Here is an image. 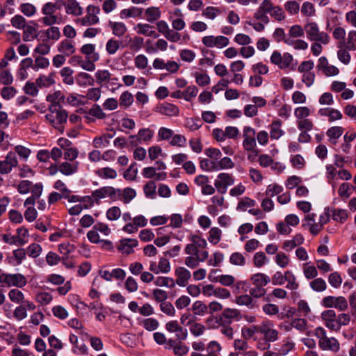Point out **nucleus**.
<instances>
[{"label": "nucleus", "instance_id": "obj_1", "mask_svg": "<svg viewBox=\"0 0 356 356\" xmlns=\"http://www.w3.org/2000/svg\"><path fill=\"white\" fill-rule=\"evenodd\" d=\"M269 13L275 20L281 22L285 19V14L283 9L279 6H275L271 0H264L257 11L254 13V18L263 22L265 24L269 22L267 16Z\"/></svg>", "mask_w": 356, "mask_h": 356}, {"label": "nucleus", "instance_id": "obj_2", "mask_svg": "<svg viewBox=\"0 0 356 356\" xmlns=\"http://www.w3.org/2000/svg\"><path fill=\"white\" fill-rule=\"evenodd\" d=\"M121 189L107 186L101 187L92 192L91 195L85 196L84 199H90L91 204H99L102 199L108 197L113 202L120 200Z\"/></svg>", "mask_w": 356, "mask_h": 356}, {"label": "nucleus", "instance_id": "obj_3", "mask_svg": "<svg viewBox=\"0 0 356 356\" xmlns=\"http://www.w3.org/2000/svg\"><path fill=\"white\" fill-rule=\"evenodd\" d=\"M67 111L63 109L60 104H50L49 113L45 115V118L49 124L60 130L62 129L63 124L67 122Z\"/></svg>", "mask_w": 356, "mask_h": 356}, {"label": "nucleus", "instance_id": "obj_4", "mask_svg": "<svg viewBox=\"0 0 356 356\" xmlns=\"http://www.w3.org/2000/svg\"><path fill=\"white\" fill-rule=\"evenodd\" d=\"M26 277L20 273L8 274L5 273L0 269V284H3L7 286H17L22 288L26 284Z\"/></svg>", "mask_w": 356, "mask_h": 356}, {"label": "nucleus", "instance_id": "obj_5", "mask_svg": "<svg viewBox=\"0 0 356 356\" xmlns=\"http://www.w3.org/2000/svg\"><path fill=\"white\" fill-rule=\"evenodd\" d=\"M305 29L310 40L321 42L324 44L329 43V35L325 32L320 31L316 23L311 22L307 24Z\"/></svg>", "mask_w": 356, "mask_h": 356}, {"label": "nucleus", "instance_id": "obj_6", "mask_svg": "<svg viewBox=\"0 0 356 356\" xmlns=\"http://www.w3.org/2000/svg\"><path fill=\"white\" fill-rule=\"evenodd\" d=\"M100 13V8L98 6L90 5L87 7L86 15L76 20V24L83 26H90L97 24L99 22L98 15Z\"/></svg>", "mask_w": 356, "mask_h": 356}, {"label": "nucleus", "instance_id": "obj_7", "mask_svg": "<svg viewBox=\"0 0 356 356\" xmlns=\"http://www.w3.org/2000/svg\"><path fill=\"white\" fill-rule=\"evenodd\" d=\"M238 315L239 312L237 309L227 308L221 314L208 318L207 322L215 321L218 325H230Z\"/></svg>", "mask_w": 356, "mask_h": 356}, {"label": "nucleus", "instance_id": "obj_8", "mask_svg": "<svg viewBox=\"0 0 356 356\" xmlns=\"http://www.w3.org/2000/svg\"><path fill=\"white\" fill-rule=\"evenodd\" d=\"M234 184V178L232 175L221 172L218 174L214 181V186L220 194L226 193L227 188Z\"/></svg>", "mask_w": 356, "mask_h": 356}, {"label": "nucleus", "instance_id": "obj_9", "mask_svg": "<svg viewBox=\"0 0 356 356\" xmlns=\"http://www.w3.org/2000/svg\"><path fill=\"white\" fill-rule=\"evenodd\" d=\"M322 304L325 307H334L339 311L346 310L348 306L346 299L343 296H326L323 299Z\"/></svg>", "mask_w": 356, "mask_h": 356}, {"label": "nucleus", "instance_id": "obj_10", "mask_svg": "<svg viewBox=\"0 0 356 356\" xmlns=\"http://www.w3.org/2000/svg\"><path fill=\"white\" fill-rule=\"evenodd\" d=\"M80 51L85 56V60L90 63V65L93 67V70H95V63L99 60V54L96 51L95 44L90 43L85 44L81 47Z\"/></svg>", "mask_w": 356, "mask_h": 356}, {"label": "nucleus", "instance_id": "obj_11", "mask_svg": "<svg viewBox=\"0 0 356 356\" xmlns=\"http://www.w3.org/2000/svg\"><path fill=\"white\" fill-rule=\"evenodd\" d=\"M293 60V56L289 53L281 54L278 51H274L270 56V61L277 65L280 69H285L290 66Z\"/></svg>", "mask_w": 356, "mask_h": 356}, {"label": "nucleus", "instance_id": "obj_12", "mask_svg": "<svg viewBox=\"0 0 356 356\" xmlns=\"http://www.w3.org/2000/svg\"><path fill=\"white\" fill-rule=\"evenodd\" d=\"M202 42L207 47H217L219 49L223 48L229 44V39L223 35H207L202 39Z\"/></svg>", "mask_w": 356, "mask_h": 356}, {"label": "nucleus", "instance_id": "obj_13", "mask_svg": "<svg viewBox=\"0 0 356 356\" xmlns=\"http://www.w3.org/2000/svg\"><path fill=\"white\" fill-rule=\"evenodd\" d=\"M255 130L249 126H245L243 127V147L245 150L250 151L253 150L254 148L257 147L256 140H255Z\"/></svg>", "mask_w": 356, "mask_h": 356}, {"label": "nucleus", "instance_id": "obj_14", "mask_svg": "<svg viewBox=\"0 0 356 356\" xmlns=\"http://www.w3.org/2000/svg\"><path fill=\"white\" fill-rule=\"evenodd\" d=\"M261 334L270 344L271 342L276 341L279 338V332L273 328V324L269 321L261 323Z\"/></svg>", "mask_w": 356, "mask_h": 356}, {"label": "nucleus", "instance_id": "obj_15", "mask_svg": "<svg viewBox=\"0 0 356 356\" xmlns=\"http://www.w3.org/2000/svg\"><path fill=\"white\" fill-rule=\"evenodd\" d=\"M0 163L1 175L9 174L13 168L17 167L18 165L17 158L15 153L13 152H9L6 154L4 160H0Z\"/></svg>", "mask_w": 356, "mask_h": 356}, {"label": "nucleus", "instance_id": "obj_16", "mask_svg": "<svg viewBox=\"0 0 356 356\" xmlns=\"http://www.w3.org/2000/svg\"><path fill=\"white\" fill-rule=\"evenodd\" d=\"M165 329L170 333H175L177 341H182L187 339L188 331L181 327L177 321H170L165 324Z\"/></svg>", "mask_w": 356, "mask_h": 356}, {"label": "nucleus", "instance_id": "obj_17", "mask_svg": "<svg viewBox=\"0 0 356 356\" xmlns=\"http://www.w3.org/2000/svg\"><path fill=\"white\" fill-rule=\"evenodd\" d=\"M175 276L177 280L175 284H177L179 286H186L188 281L191 277V272L184 267H177L175 270Z\"/></svg>", "mask_w": 356, "mask_h": 356}, {"label": "nucleus", "instance_id": "obj_18", "mask_svg": "<svg viewBox=\"0 0 356 356\" xmlns=\"http://www.w3.org/2000/svg\"><path fill=\"white\" fill-rule=\"evenodd\" d=\"M59 172L65 176H70L76 173L79 170V162L64 161L59 165Z\"/></svg>", "mask_w": 356, "mask_h": 356}, {"label": "nucleus", "instance_id": "obj_19", "mask_svg": "<svg viewBox=\"0 0 356 356\" xmlns=\"http://www.w3.org/2000/svg\"><path fill=\"white\" fill-rule=\"evenodd\" d=\"M319 347L323 350H331L333 352L339 351L340 344L339 341L334 337H326L322 341H318Z\"/></svg>", "mask_w": 356, "mask_h": 356}, {"label": "nucleus", "instance_id": "obj_20", "mask_svg": "<svg viewBox=\"0 0 356 356\" xmlns=\"http://www.w3.org/2000/svg\"><path fill=\"white\" fill-rule=\"evenodd\" d=\"M157 111L169 117L177 116L179 113V108L176 105L167 102L159 105L157 107Z\"/></svg>", "mask_w": 356, "mask_h": 356}, {"label": "nucleus", "instance_id": "obj_21", "mask_svg": "<svg viewBox=\"0 0 356 356\" xmlns=\"http://www.w3.org/2000/svg\"><path fill=\"white\" fill-rule=\"evenodd\" d=\"M138 242L136 239L124 238L121 240L118 245V250L122 254H129L134 252V248L136 247Z\"/></svg>", "mask_w": 356, "mask_h": 356}, {"label": "nucleus", "instance_id": "obj_22", "mask_svg": "<svg viewBox=\"0 0 356 356\" xmlns=\"http://www.w3.org/2000/svg\"><path fill=\"white\" fill-rule=\"evenodd\" d=\"M58 51L66 56L72 55L76 51L74 42L68 39L63 40L58 45Z\"/></svg>", "mask_w": 356, "mask_h": 356}, {"label": "nucleus", "instance_id": "obj_23", "mask_svg": "<svg viewBox=\"0 0 356 356\" xmlns=\"http://www.w3.org/2000/svg\"><path fill=\"white\" fill-rule=\"evenodd\" d=\"M261 323L260 325H252L249 327H243L241 330V334L244 339L248 340L252 338L257 340L255 334H261Z\"/></svg>", "mask_w": 356, "mask_h": 356}, {"label": "nucleus", "instance_id": "obj_24", "mask_svg": "<svg viewBox=\"0 0 356 356\" xmlns=\"http://www.w3.org/2000/svg\"><path fill=\"white\" fill-rule=\"evenodd\" d=\"M356 31H350L348 33V39L345 40L339 41L337 43V47H345L349 51L356 50Z\"/></svg>", "mask_w": 356, "mask_h": 356}, {"label": "nucleus", "instance_id": "obj_25", "mask_svg": "<svg viewBox=\"0 0 356 356\" xmlns=\"http://www.w3.org/2000/svg\"><path fill=\"white\" fill-rule=\"evenodd\" d=\"M65 12L74 16H79L82 14V8L76 0H67L64 3Z\"/></svg>", "mask_w": 356, "mask_h": 356}, {"label": "nucleus", "instance_id": "obj_26", "mask_svg": "<svg viewBox=\"0 0 356 356\" xmlns=\"http://www.w3.org/2000/svg\"><path fill=\"white\" fill-rule=\"evenodd\" d=\"M69 63L74 67L80 66L82 69L88 72L94 71L93 67L90 65V63L83 59L82 56L79 55L72 56L69 60Z\"/></svg>", "mask_w": 356, "mask_h": 356}, {"label": "nucleus", "instance_id": "obj_27", "mask_svg": "<svg viewBox=\"0 0 356 356\" xmlns=\"http://www.w3.org/2000/svg\"><path fill=\"white\" fill-rule=\"evenodd\" d=\"M343 130V128L339 126L329 128L326 131V135L329 138L330 143L336 145L337 140L342 136Z\"/></svg>", "mask_w": 356, "mask_h": 356}, {"label": "nucleus", "instance_id": "obj_28", "mask_svg": "<svg viewBox=\"0 0 356 356\" xmlns=\"http://www.w3.org/2000/svg\"><path fill=\"white\" fill-rule=\"evenodd\" d=\"M76 83L81 87L94 85V78L86 72H79L75 79Z\"/></svg>", "mask_w": 356, "mask_h": 356}, {"label": "nucleus", "instance_id": "obj_29", "mask_svg": "<svg viewBox=\"0 0 356 356\" xmlns=\"http://www.w3.org/2000/svg\"><path fill=\"white\" fill-rule=\"evenodd\" d=\"M282 124V121L278 120L273 121L270 124V136L271 139H279L284 134V131L281 129Z\"/></svg>", "mask_w": 356, "mask_h": 356}, {"label": "nucleus", "instance_id": "obj_30", "mask_svg": "<svg viewBox=\"0 0 356 356\" xmlns=\"http://www.w3.org/2000/svg\"><path fill=\"white\" fill-rule=\"evenodd\" d=\"M250 279L254 286L260 287H264L270 282L269 276L261 273L252 275Z\"/></svg>", "mask_w": 356, "mask_h": 356}, {"label": "nucleus", "instance_id": "obj_31", "mask_svg": "<svg viewBox=\"0 0 356 356\" xmlns=\"http://www.w3.org/2000/svg\"><path fill=\"white\" fill-rule=\"evenodd\" d=\"M95 175L104 179H114L117 177V172L110 167H104L95 170Z\"/></svg>", "mask_w": 356, "mask_h": 356}, {"label": "nucleus", "instance_id": "obj_32", "mask_svg": "<svg viewBox=\"0 0 356 356\" xmlns=\"http://www.w3.org/2000/svg\"><path fill=\"white\" fill-rule=\"evenodd\" d=\"M136 28L138 29L137 33L138 34H142L146 36L153 37L156 38L159 37V35L156 34L154 26H151L149 24H138Z\"/></svg>", "mask_w": 356, "mask_h": 356}, {"label": "nucleus", "instance_id": "obj_33", "mask_svg": "<svg viewBox=\"0 0 356 356\" xmlns=\"http://www.w3.org/2000/svg\"><path fill=\"white\" fill-rule=\"evenodd\" d=\"M331 209L332 218L333 220L340 223H344L346 222L348 216L346 210L334 208H331Z\"/></svg>", "mask_w": 356, "mask_h": 356}, {"label": "nucleus", "instance_id": "obj_34", "mask_svg": "<svg viewBox=\"0 0 356 356\" xmlns=\"http://www.w3.org/2000/svg\"><path fill=\"white\" fill-rule=\"evenodd\" d=\"M35 81L39 88L49 87L55 83L54 74L50 73L48 76L40 75Z\"/></svg>", "mask_w": 356, "mask_h": 356}, {"label": "nucleus", "instance_id": "obj_35", "mask_svg": "<svg viewBox=\"0 0 356 356\" xmlns=\"http://www.w3.org/2000/svg\"><path fill=\"white\" fill-rule=\"evenodd\" d=\"M136 196V191L130 187H127L121 190L120 200L124 204L129 203Z\"/></svg>", "mask_w": 356, "mask_h": 356}, {"label": "nucleus", "instance_id": "obj_36", "mask_svg": "<svg viewBox=\"0 0 356 356\" xmlns=\"http://www.w3.org/2000/svg\"><path fill=\"white\" fill-rule=\"evenodd\" d=\"M236 302L238 305H245L249 309H254L257 307L255 302L253 300L250 295H241L236 298Z\"/></svg>", "mask_w": 356, "mask_h": 356}, {"label": "nucleus", "instance_id": "obj_37", "mask_svg": "<svg viewBox=\"0 0 356 356\" xmlns=\"http://www.w3.org/2000/svg\"><path fill=\"white\" fill-rule=\"evenodd\" d=\"M143 13V9L137 7H131L128 9H123L120 11L121 18L137 17Z\"/></svg>", "mask_w": 356, "mask_h": 356}, {"label": "nucleus", "instance_id": "obj_38", "mask_svg": "<svg viewBox=\"0 0 356 356\" xmlns=\"http://www.w3.org/2000/svg\"><path fill=\"white\" fill-rule=\"evenodd\" d=\"M126 40L129 44L130 49L134 51L140 50L144 44V39L141 37H134L131 38L127 35L126 36Z\"/></svg>", "mask_w": 356, "mask_h": 356}, {"label": "nucleus", "instance_id": "obj_39", "mask_svg": "<svg viewBox=\"0 0 356 356\" xmlns=\"http://www.w3.org/2000/svg\"><path fill=\"white\" fill-rule=\"evenodd\" d=\"M134 96L129 91L123 92L119 98V104L124 108H129L134 102Z\"/></svg>", "mask_w": 356, "mask_h": 356}, {"label": "nucleus", "instance_id": "obj_40", "mask_svg": "<svg viewBox=\"0 0 356 356\" xmlns=\"http://www.w3.org/2000/svg\"><path fill=\"white\" fill-rule=\"evenodd\" d=\"M111 73L107 70H99L95 73L96 82L98 84H107L109 81Z\"/></svg>", "mask_w": 356, "mask_h": 356}, {"label": "nucleus", "instance_id": "obj_41", "mask_svg": "<svg viewBox=\"0 0 356 356\" xmlns=\"http://www.w3.org/2000/svg\"><path fill=\"white\" fill-rule=\"evenodd\" d=\"M23 30V40L25 42L33 41L38 36L37 29L33 26L26 25Z\"/></svg>", "mask_w": 356, "mask_h": 356}, {"label": "nucleus", "instance_id": "obj_42", "mask_svg": "<svg viewBox=\"0 0 356 356\" xmlns=\"http://www.w3.org/2000/svg\"><path fill=\"white\" fill-rule=\"evenodd\" d=\"M284 278V282L286 281L287 282V284L286 286L287 289L290 290H296L298 288L299 284L296 282V277L291 271H286Z\"/></svg>", "mask_w": 356, "mask_h": 356}, {"label": "nucleus", "instance_id": "obj_43", "mask_svg": "<svg viewBox=\"0 0 356 356\" xmlns=\"http://www.w3.org/2000/svg\"><path fill=\"white\" fill-rule=\"evenodd\" d=\"M200 167L204 171H218L217 161H211L207 159H202L200 162Z\"/></svg>", "mask_w": 356, "mask_h": 356}, {"label": "nucleus", "instance_id": "obj_44", "mask_svg": "<svg viewBox=\"0 0 356 356\" xmlns=\"http://www.w3.org/2000/svg\"><path fill=\"white\" fill-rule=\"evenodd\" d=\"M110 26L112 29L113 34L118 37L122 36L127 31V26L123 22H110Z\"/></svg>", "mask_w": 356, "mask_h": 356}, {"label": "nucleus", "instance_id": "obj_45", "mask_svg": "<svg viewBox=\"0 0 356 356\" xmlns=\"http://www.w3.org/2000/svg\"><path fill=\"white\" fill-rule=\"evenodd\" d=\"M309 286L316 292H323L327 288L325 281L321 278H316L309 282Z\"/></svg>", "mask_w": 356, "mask_h": 356}, {"label": "nucleus", "instance_id": "obj_46", "mask_svg": "<svg viewBox=\"0 0 356 356\" xmlns=\"http://www.w3.org/2000/svg\"><path fill=\"white\" fill-rule=\"evenodd\" d=\"M154 283L157 286H166L170 289L175 286V280L169 277H157Z\"/></svg>", "mask_w": 356, "mask_h": 356}, {"label": "nucleus", "instance_id": "obj_47", "mask_svg": "<svg viewBox=\"0 0 356 356\" xmlns=\"http://www.w3.org/2000/svg\"><path fill=\"white\" fill-rule=\"evenodd\" d=\"M255 205V200L248 197H245L238 202L236 207V210L240 211H245L248 208L253 207Z\"/></svg>", "mask_w": 356, "mask_h": 356}, {"label": "nucleus", "instance_id": "obj_48", "mask_svg": "<svg viewBox=\"0 0 356 356\" xmlns=\"http://www.w3.org/2000/svg\"><path fill=\"white\" fill-rule=\"evenodd\" d=\"M26 251L29 257L37 258L42 253V248L40 244L33 243L27 247Z\"/></svg>", "mask_w": 356, "mask_h": 356}, {"label": "nucleus", "instance_id": "obj_49", "mask_svg": "<svg viewBox=\"0 0 356 356\" xmlns=\"http://www.w3.org/2000/svg\"><path fill=\"white\" fill-rule=\"evenodd\" d=\"M156 186L154 181H149L147 182L143 187L145 196L148 198L154 199L156 196Z\"/></svg>", "mask_w": 356, "mask_h": 356}, {"label": "nucleus", "instance_id": "obj_50", "mask_svg": "<svg viewBox=\"0 0 356 356\" xmlns=\"http://www.w3.org/2000/svg\"><path fill=\"white\" fill-rule=\"evenodd\" d=\"M8 298L12 302L16 304H22L24 300V295L19 289H13L8 292Z\"/></svg>", "mask_w": 356, "mask_h": 356}, {"label": "nucleus", "instance_id": "obj_51", "mask_svg": "<svg viewBox=\"0 0 356 356\" xmlns=\"http://www.w3.org/2000/svg\"><path fill=\"white\" fill-rule=\"evenodd\" d=\"M209 235L208 241L213 244L216 245L221 239L222 231L218 227H212L209 232Z\"/></svg>", "mask_w": 356, "mask_h": 356}, {"label": "nucleus", "instance_id": "obj_52", "mask_svg": "<svg viewBox=\"0 0 356 356\" xmlns=\"http://www.w3.org/2000/svg\"><path fill=\"white\" fill-rule=\"evenodd\" d=\"M44 34L47 39L53 41H58L61 36L60 29L57 26H50L45 31Z\"/></svg>", "mask_w": 356, "mask_h": 356}, {"label": "nucleus", "instance_id": "obj_53", "mask_svg": "<svg viewBox=\"0 0 356 356\" xmlns=\"http://www.w3.org/2000/svg\"><path fill=\"white\" fill-rule=\"evenodd\" d=\"M137 174L138 168H136V163L134 162L124 171L123 177L126 180L134 181L136 179Z\"/></svg>", "mask_w": 356, "mask_h": 356}, {"label": "nucleus", "instance_id": "obj_54", "mask_svg": "<svg viewBox=\"0 0 356 356\" xmlns=\"http://www.w3.org/2000/svg\"><path fill=\"white\" fill-rule=\"evenodd\" d=\"M122 215L120 207L113 206L109 208L106 213V218L111 221H115L118 220Z\"/></svg>", "mask_w": 356, "mask_h": 356}, {"label": "nucleus", "instance_id": "obj_55", "mask_svg": "<svg viewBox=\"0 0 356 356\" xmlns=\"http://www.w3.org/2000/svg\"><path fill=\"white\" fill-rule=\"evenodd\" d=\"M145 14L147 15L146 19L149 22H154L161 17V11L156 7L148 8L145 11Z\"/></svg>", "mask_w": 356, "mask_h": 356}, {"label": "nucleus", "instance_id": "obj_56", "mask_svg": "<svg viewBox=\"0 0 356 356\" xmlns=\"http://www.w3.org/2000/svg\"><path fill=\"white\" fill-rule=\"evenodd\" d=\"M355 187L351 186L349 183H342L338 190V194L341 198H348L351 195V189H354Z\"/></svg>", "mask_w": 356, "mask_h": 356}, {"label": "nucleus", "instance_id": "obj_57", "mask_svg": "<svg viewBox=\"0 0 356 356\" xmlns=\"http://www.w3.org/2000/svg\"><path fill=\"white\" fill-rule=\"evenodd\" d=\"M304 275L307 280L316 279L318 275V270L314 266H309L305 264L303 266Z\"/></svg>", "mask_w": 356, "mask_h": 356}, {"label": "nucleus", "instance_id": "obj_58", "mask_svg": "<svg viewBox=\"0 0 356 356\" xmlns=\"http://www.w3.org/2000/svg\"><path fill=\"white\" fill-rule=\"evenodd\" d=\"M19 9L26 17H32L36 13L35 6L29 3H24L21 4Z\"/></svg>", "mask_w": 356, "mask_h": 356}, {"label": "nucleus", "instance_id": "obj_59", "mask_svg": "<svg viewBox=\"0 0 356 356\" xmlns=\"http://www.w3.org/2000/svg\"><path fill=\"white\" fill-rule=\"evenodd\" d=\"M268 261L266 254L263 252H258L254 254L253 257L254 265L257 268H261Z\"/></svg>", "mask_w": 356, "mask_h": 356}, {"label": "nucleus", "instance_id": "obj_60", "mask_svg": "<svg viewBox=\"0 0 356 356\" xmlns=\"http://www.w3.org/2000/svg\"><path fill=\"white\" fill-rule=\"evenodd\" d=\"M139 139L142 143H147L150 141L154 136V131L149 128L140 129L138 133Z\"/></svg>", "mask_w": 356, "mask_h": 356}, {"label": "nucleus", "instance_id": "obj_61", "mask_svg": "<svg viewBox=\"0 0 356 356\" xmlns=\"http://www.w3.org/2000/svg\"><path fill=\"white\" fill-rule=\"evenodd\" d=\"M207 349L208 353L204 354V356H218L221 347L218 342L212 341L208 344Z\"/></svg>", "mask_w": 356, "mask_h": 356}, {"label": "nucleus", "instance_id": "obj_62", "mask_svg": "<svg viewBox=\"0 0 356 356\" xmlns=\"http://www.w3.org/2000/svg\"><path fill=\"white\" fill-rule=\"evenodd\" d=\"M119 49L120 42L118 40L111 38L107 41L106 44V50L108 54H115Z\"/></svg>", "mask_w": 356, "mask_h": 356}, {"label": "nucleus", "instance_id": "obj_63", "mask_svg": "<svg viewBox=\"0 0 356 356\" xmlns=\"http://www.w3.org/2000/svg\"><path fill=\"white\" fill-rule=\"evenodd\" d=\"M229 262L235 266H243L245 264V259L240 252H234L230 255Z\"/></svg>", "mask_w": 356, "mask_h": 356}, {"label": "nucleus", "instance_id": "obj_64", "mask_svg": "<svg viewBox=\"0 0 356 356\" xmlns=\"http://www.w3.org/2000/svg\"><path fill=\"white\" fill-rule=\"evenodd\" d=\"M192 309L195 314L202 316L208 309V307L202 301L197 300L192 305Z\"/></svg>", "mask_w": 356, "mask_h": 356}]
</instances>
